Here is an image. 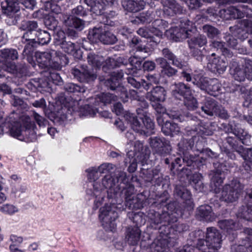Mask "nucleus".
<instances>
[{
  "mask_svg": "<svg viewBox=\"0 0 252 252\" xmlns=\"http://www.w3.org/2000/svg\"><path fill=\"white\" fill-rule=\"evenodd\" d=\"M233 133L238 137L243 144L249 145L251 143V136L244 129L236 126L233 130Z\"/></svg>",
  "mask_w": 252,
  "mask_h": 252,
  "instance_id": "37",
  "label": "nucleus"
},
{
  "mask_svg": "<svg viewBox=\"0 0 252 252\" xmlns=\"http://www.w3.org/2000/svg\"><path fill=\"white\" fill-rule=\"evenodd\" d=\"M166 92L163 88L157 86L150 92L146 94V98L151 103L156 102H163L165 100Z\"/></svg>",
  "mask_w": 252,
  "mask_h": 252,
  "instance_id": "22",
  "label": "nucleus"
},
{
  "mask_svg": "<svg viewBox=\"0 0 252 252\" xmlns=\"http://www.w3.org/2000/svg\"><path fill=\"white\" fill-rule=\"evenodd\" d=\"M36 61L39 66L43 68H51L61 69L63 65L62 60L65 59L64 56H61L59 53L52 50L46 52H37L35 53Z\"/></svg>",
  "mask_w": 252,
  "mask_h": 252,
  "instance_id": "3",
  "label": "nucleus"
},
{
  "mask_svg": "<svg viewBox=\"0 0 252 252\" xmlns=\"http://www.w3.org/2000/svg\"><path fill=\"white\" fill-rule=\"evenodd\" d=\"M87 15L86 10L81 5H78L71 10V14H61L60 19L63 25L68 28L82 31L85 27V21L75 16L84 17Z\"/></svg>",
  "mask_w": 252,
  "mask_h": 252,
  "instance_id": "5",
  "label": "nucleus"
},
{
  "mask_svg": "<svg viewBox=\"0 0 252 252\" xmlns=\"http://www.w3.org/2000/svg\"><path fill=\"white\" fill-rule=\"evenodd\" d=\"M147 79L149 81L148 83H146L144 81L141 82L142 86L146 90L149 89L150 85H152V84H158L159 82L158 74L149 75L147 76Z\"/></svg>",
  "mask_w": 252,
  "mask_h": 252,
  "instance_id": "60",
  "label": "nucleus"
},
{
  "mask_svg": "<svg viewBox=\"0 0 252 252\" xmlns=\"http://www.w3.org/2000/svg\"><path fill=\"white\" fill-rule=\"evenodd\" d=\"M224 43L223 42L214 40L212 42L211 46L217 50H220L223 55L226 57H231V53H230L228 50L224 47Z\"/></svg>",
  "mask_w": 252,
  "mask_h": 252,
  "instance_id": "56",
  "label": "nucleus"
},
{
  "mask_svg": "<svg viewBox=\"0 0 252 252\" xmlns=\"http://www.w3.org/2000/svg\"><path fill=\"white\" fill-rule=\"evenodd\" d=\"M162 177L161 174L160 173V170L156 168L152 171V176L148 177L146 181L147 182H152L155 181L157 184H159L162 181Z\"/></svg>",
  "mask_w": 252,
  "mask_h": 252,
  "instance_id": "64",
  "label": "nucleus"
},
{
  "mask_svg": "<svg viewBox=\"0 0 252 252\" xmlns=\"http://www.w3.org/2000/svg\"><path fill=\"white\" fill-rule=\"evenodd\" d=\"M18 56L17 51L14 49H4L0 50V57L6 62L5 65L3 67V69L11 73L17 72L23 73L25 71V65L20 69L14 63L10 62L17 60Z\"/></svg>",
  "mask_w": 252,
  "mask_h": 252,
  "instance_id": "13",
  "label": "nucleus"
},
{
  "mask_svg": "<svg viewBox=\"0 0 252 252\" xmlns=\"http://www.w3.org/2000/svg\"><path fill=\"white\" fill-rule=\"evenodd\" d=\"M216 54L212 53L208 58V66L213 71H217L219 73L223 72L226 68L228 63L225 58L216 57Z\"/></svg>",
  "mask_w": 252,
  "mask_h": 252,
  "instance_id": "19",
  "label": "nucleus"
},
{
  "mask_svg": "<svg viewBox=\"0 0 252 252\" xmlns=\"http://www.w3.org/2000/svg\"><path fill=\"white\" fill-rule=\"evenodd\" d=\"M133 153L131 151H129L127 153V158L125 159V164H130L128 167V171L130 173L134 172L137 169V162L142 160V159L137 158L133 157Z\"/></svg>",
  "mask_w": 252,
  "mask_h": 252,
  "instance_id": "40",
  "label": "nucleus"
},
{
  "mask_svg": "<svg viewBox=\"0 0 252 252\" xmlns=\"http://www.w3.org/2000/svg\"><path fill=\"white\" fill-rule=\"evenodd\" d=\"M112 205L106 204L99 210V218L104 227L111 231H114L116 227L115 220L118 214L115 210L116 199H112Z\"/></svg>",
  "mask_w": 252,
  "mask_h": 252,
  "instance_id": "6",
  "label": "nucleus"
},
{
  "mask_svg": "<svg viewBox=\"0 0 252 252\" xmlns=\"http://www.w3.org/2000/svg\"><path fill=\"white\" fill-rule=\"evenodd\" d=\"M56 2H53L48 0L45 2L44 7L45 9L48 11H51V12L56 14H60V17L61 16V9L59 5L56 3Z\"/></svg>",
  "mask_w": 252,
  "mask_h": 252,
  "instance_id": "58",
  "label": "nucleus"
},
{
  "mask_svg": "<svg viewBox=\"0 0 252 252\" xmlns=\"http://www.w3.org/2000/svg\"><path fill=\"white\" fill-rule=\"evenodd\" d=\"M126 121L129 124L131 128L136 132L146 136L154 133V124L149 117L144 115L139 120L134 114L127 113L124 116Z\"/></svg>",
  "mask_w": 252,
  "mask_h": 252,
  "instance_id": "4",
  "label": "nucleus"
},
{
  "mask_svg": "<svg viewBox=\"0 0 252 252\" xmlns=\"http://www.w3.org/2000/svg\"><path fill=\"white\" fill-rule=\"evenodd\" d=\"M211 80V79L207 77H201L199 75H195L193 77V83L196 85L201 90L206 91Z\"/></svg>",
  "mask_w": 252,
  "mask_h": 252,
  "instance_id": "45",
  "label": "nucleus"
},
{
  "mask_svg": "<svg viewBox=\"0 0 252 252\" xmlns=\"http://www.w3.org/2000/svg\"><path fill=\"white\" fill-rule=\"evenodd\" d=\"M201 159H203L198 156L194 157L186 154L182 160L184 162L187 164V166H192L193 168H195L201 165Z\"/></svg>",
  "mask_w": 252,
  "mask_h": 252,
  "instance_id": "41",
  "label": "nucleus"
},
{
  "mask_svg": "<svg viewBox=\"0 0 252 252\" xmlns=\"http://www.w3.org/2000/svg\"><path fill=\"white\" fill-rule=\"evenodd\" d=\"M194 26L193 23L187 19L181 20L179 28L173 27L170 29L169 32L172 35V37L176 41L180 39H185L189 37L190 32L193 31Z\"/></svg>",
  "mask_w": 252,
  "mask_h": 252,
  "instance_id": "15",
  "label": "nucleus"
},
{
  "mask_svg": "<svg viewBox=\"0 0 252 252\" xmlns=\"http://www.w3.org/2000/svg\"><path fill=\"white\" fill-rule=\"evenodd\" d=\"M21 43L25 45L23 51V56L30 55L33 52L35 42L33 39L30 38L28 36V33H24L22 37Z\"/></svg>",
  "mask_w": 252,
  "mask_h": 252,
  "instance_id": "32",
  "label": "nucleus"
},
{
  "mask_svg": "<svg viewBox=\"0 0 252 252\" xmlns=\"http://www.w3.org/2000/svg\"><path fill=\"white\" fill-rule=\"evenodd\" d=\"M219 104L214 99L208 98L204 105L201 106L202 110L207 115L213 116L217 112Z\"/></svg>",
  "mask_w": 252,
  "mask_h": 252,
  "instance_id": "31",
  "label": "nucleus"
},
{
  "mask_svg": "<svg viewBox=\"0 0 252 252\" xmlns=\"http://www.w3.org/2000/svg\"><path fill=\"white\" fill-rule=\"evenodd\" d=\"M209 85L206 92L210 95H216V93L220 91L221 84L217 79H211Z\"/></svg>",
  "mask_w": 252,
  "mask_h": 252,
  "instance_id": "48",
  "label": "nucleus"
},
{
  "mask_svg": "<svg viewBox=\"0 0 252 252\" xmlns=\"http://www.w3.org/2000/svg\"><path fill=\"white\" fill-rule=\"evenodd\" d=\"M6 5L3 6L4 13L18 12L20 10L18 0H5Z\"/></svg>",
  "mask_w": 252,
  "mask_h": 252,
  "instance_id": "47",
  "label": "nucleus"
},
{
  "mask_svg": "<svg viewBox=\"0 0 252 252\" xmlns=\"http://www.w3.org/2000/svg\"><path fill=\"white\" fill-rule=\"evenodd\" d=\"M121 59H117V60H115L114 58H109L106 59L105 62L104 61L102 65V68L104 70L106 68L109 69L114 68L117 66L120 65V63L118 60H120Z\"/></svg>",
  "mask_w": 252,
  "mask_h": 252,
  "instance_id": "62",
  "label": "nucleus"
},
{
  "mask_svg": "<svg viewBox=\"0 0 252 252\" xmlns=\"http://www.w3.org/2000/svg\"><path fill=\"white\" fill-rule=\"evenodd\" d=\"M6 15L5 22L9 26L15 25L20 19V16L18 12L4 13Z\"/></svg>",
  "mask_w": 252,
  "mask_h": 252,
  "instance_id": "53",
  "label": "nucleus"
},
{
  "mask_svg": "<svg viewBox=\"0 0 252 252\" xmlns=\"http://www.w3.org/2000/svg\"><path fill=\"white\" fill-rule=\"evenodd\" d=\"M173 95L178 99L185 98L186 96L191 94L190 88L183 83L175 84L172 90Z\"/></svg>",
  "mask_w": 252,
  "mask_h": 252,
  "instance_id": "24",
  "label": "nucleus"
},
{
  "mask_svg": "<svg viewBox=\"0 0 252 252\" xmlns=\"http://www.w3.org/2000/svg\"><path fill=\"white\" fill-rule=\"evenodd\" d=\"M245 233L248 235L243 240L242 244L232 245L231 252H252V229L247 228L245 230Z\"/></svg>",
  "mask_w": 252,
  "mask_h": 252,
  "instance_id": "20",
  "label": "nucleus"
},
{
  "mask_svg": "<svg viewBox=\"0 0 252 252\" xmlns=\"http://www.w3.org/2000/svg\"><path fill=\"white\" fill-rule=\"evenodd\" d=\"M166 209L167 211H164L161 214L153 210L151 211L148 216L151 221L156 224L164 222V225L176 222L178 215L175 211L174 203L168 204Z\"/></svg>",
  "mask_w": 252,
  "mask_h": 252,
  "instance_id": "8",
  "label": "nucleus"
},
{
  "mask_svg": "<svg viewBox=\"0 0 252 252\" xmlns=\"http://www.w3.org/2000/svg\"><path fill=\"white\" fill-rule=\"evenodd\" d=\"M175 192L178 196L188 201V204L191 208H193L192 202L191 200V195L190 191L185 187L181 186H176Z\"/></svg>",
  "mask_w": 252,
  "mask_h": 252,
  "instance_id": "33",
  "label": "nucleus"
},
{
  "mask_svg": "<svg viewBox=\"0 0 252 252\" xmlns=\"http://www.w3.org/2000/svg\"><path fill=\"white\" fill-rule=\"evenodd\" d=\"M202 31L209 38H213L216 37L220 32L215 27L210 25H205L202 27Z\"/></svg>",
  "mask_w": 252,
  "mask_h": 252,
  "instance_id": "55",
  "label": "nucleus"
},
{
  "mask_svg": "<svg viewBox=\"0 0 252 252\" xmlns=\"http://www.w3.org/2000/svg\"><path fill=\"white\" fill-rule=\"evenodd\" d=\"M35 35L38 38L39 44L42 45L48 43L51 40L50 34L45 31L38 30L36 31Z\"/></svg>",
  "mask_w": 252,
  "mask_h": 252,
  "instance_id": "51",
  "label": "nucleus"
},
{
  "mask_svg": "<svg viewBox=\"0 0 252 252\" xmlns=\"http://www.w3.org/2000/svg\"><path fill=\"white\" fill-rule=\"evenodd\" d=\"M238 215L248 220H252V204H249L247 207L243 206L239 210Z\"/></svg>",
  "mask_w": 252,
  "mask_h": 252,
  "instance_id": "49",
  "label": "nucleus"
},
{
  "mask_svg": "<svg viewBox=\"0 0 252 252\" xmlns=\"http://www.w3.org/2000/svg\"><path fill=\"white\" fill-rule=\"evenodd\" d=\"M143 150V144L140 141H136L134 142V151L131 150L133 153V157H136L137 158L142 159L144 157L143 153L142 152Z\"/></svg>",
  "mask_w": 252,
  "mask_h": 252,
  "instance_id": "59",
  "label": "nucleus"
},
{
  "mask_svg": "<svg viewBox=\"0 0 252 252\" xmlns=\"http://www.w3.org/2000/svg\"><path fill=\"white\" fill-rule=\"evenodd\" d=\"M72 74L79 81L89 82L95 80L96 74L93 71L89 70L86 65H83L79 68H74L72 70Z\"/></svg>",
  "mask_w": 252,
  "mask_h": 252,
  "instance_id": "18",
  "label": "nucleus"
},
{
  "mask_svg": "<svg viewBox=\"0 0 252 252\" xmlns=\"http://www.w3.org/2000/svg\"><path fill=\"white\" fill-rule=\"evenodd\" d=\"M218 225L221 229L229 234L239 229L238 224L232 220H220L218 222Z\"/></svg>",
  "mask_w": 252,
  "mask_h": 252,
  "instance_id": "36",
  "label": "nucleus"
},
{
  "mask_svg": "<svg viewBox=\"0 0 252 252\" xmlns=\"http://www.w3.org/2000/svg\"><path fill=\"white\" fill-rule=\"evenodd\" d=\"M122 5L125 10L136 12L144 8L145 2L143 0H125Z\"/></svg>",
  "mask_w": 252,
  "mask_h": 252,
  "instance_id": "25",
  "label": "nucleus"
},
{
  "mask_svg": "<svg viewBox=\"0 0 252 252\" xmlns=\"http://www.w3.org/2000/svg\"><path fill=\"white\" fill-rule=\"evenodd\" d=\"M106 26L94 27L89 31L88 37L92 42L100 41L104 44H113L117 40L116 36L111 32L106 31Z\"/></svg>",
  "mask_w": 252,
  "mask_h": 252,
  "instance_id": "9",
  "label": "nucleus"
},
{
  "mask_svg": "<svg viewBox=\"0 0 252 252\" xmlns=\"http://www.w3.org/2000/svg\"><path fill=\"white\" fill-rule=\"evenodd\" d=\"M89 99L92 105L86 104L80 108V114L82 116L94 117L97 113H99L97 106L92 102V98Z\"/></svg>",
  "mask_w": 252,
  "mask_h": 252,
  "instance_id": "34",
  "label": "nucleus"
},
{
  "mask_svg": "<svg viewBox=\"0 0 252 252\" xmlns=\"http://www.w3.org/2000/svg\"><path fill=\"white\" fill-rule=\"evenodd\" d=\"M197 214L207 221H212L216 217V215L213 212L212 207L208 205L199 206Z\"/></svg>",
  "mask_w": 252,
  "mask_h": 252,
  "instance_id": "30",
  "label": "nucleus"
},
{
  "mask_svg": "<svg viewBox=\"0 0 252 252\" xmlns=\"http://www.w3.org/2000/svg\"><path fill=\"white\" fill-rule=\"evenodd\" d=\"M161 129L165 135H173L178 134L180 129L175 123L166 121L162 126Z\"/></svg>",
  "mask_w": 252,
  "mask_h": 252,
  "instance_id": "39",
  "label": "nucleus"
},
{
  "mask_svg": "<svg viewBox=\"0 0 252 252\" xmlns=\"http://www.w3.org/2000/svg\"><path fill=\"white\" fill-rule=\"evenodd\" d=\"M37 28L38 24L35 21H23L20 27L21 30L27 31L25 33H28V36L32 34V31H35Z\"/></svg>",
  "mask_w": 252,
  "mask_h": 252,
  "instance_id": "43",
  "label": "nucleus"
},
{
  "mask_svg": "<svg viewBox=\"0 0 252 252\" xmlns=\"http://www.w3.org/2000/svg\"><path fill=\"white\" fill-rule=\"evenodd\" d=\"M92 100L95 106L98 105L100 103L106 105L116 101L117 100V95L109 93H102L95 98H92Z\"/></svg>",
  "mask_w": 252,
  "mask_h": 252,
  "instance_id": "29",
  "label": "nucleus"
},
{
  "mask_svg": "<svg viewBox=\"0 0 252 252\" xmlns=\"http://www.w3.org/2000/svg\"><path fill=\"white\" fill-rule=\"evenodd\" d=\"M184 103L185 105L189 110H193L197 107V102L196 100L191 96V94L186 96L184 98Z\"/></svg>",
  "mask_w": 252,
  "mask_h": 252,
  "instance_id": "61",
  "label": "nucleus"
},
{
  "mask_svg": "<svg viewBox=\"0 0 252 252\" xmlns=\"http://www.w3.org/2000/svg\"><path fill=\"white\" fill-rule=\"evenodd\" d=\"M149 143L155 155L165 157L171 151L169 142L165 141L164 138L158 137H152L150 139Z\"/></svg>",
  "mask_w": 252,
  "mask_h": 252,
  "instance_id": "16",
  "label": "nucleus"
},
{
  "mask_svg": "<svg viewBox=\"0 0 252 252\" xmlns=\"http://www.w3.org/2000/svg\"><path fill=\"white\" fill-rule=\"evenodd\" d=\"M130 46L134 48L136 50L135 55L130 58L129 62L135 68H140L141 62L138 60L137 58L144 60L147 57L149 56L152 53V50L144 45L139 44V41L137 37H133L130 43Z\"/></svg>",
  "mask_w": 252,
  "mask_h": 252,
  "instance_id": "12",
  "label": "nucleus"
},
{
  "mask_svg": "<svg viewBox=\"0 0 252 252\" xmlns=\"http://www.w3.org/2000/svg\"><path fill=\"white\" fill-rule=\"evenodd\" d=\"M202 176L198 173H194L192 176V182L194 184V189L199 192L202 191L204 185L202 182Z\"/></svg>",
  "mask_w": 252,
  "mask_h": 252,
  "instance_id": "52",
  "label": "nucleus"
},
{
  "mask_svg": "<svg viewBox=\"0 0 252 252\" xmlns=\"http://www.w3.org/2000/svg\"><path fill=\"white\" fill-rule=\"evenodd\" d=\"M18 211V208L11 204L6 203L0 206V212L5 215L12 216Z\"/></svg>",
  "mask_w": 252,
  "mask_h": 252,
  "instance_id": "50",
  "label": "nucleus"
},
{
  "mask_svg": "<svg viewBox=\"0 0 252 252\" xmlns=\"http://www.w3.org/2000/svg\"><path fill=\"white\" fill-rule=\"evenodd\" d=\"M58 34L62 37L63 41L61 42L62 49L68 54H73L77 50L79 46L70 41L63 40L64 33L63 32H60Z\"/></svg>",
  "mask_w": 252,
  "mask_h": 252,
  "instance_id": "35",
  "label": "nucleus"
},
{
  "mask_svg": "<svg viewBox=\"0 0 252 252\" xmlns=\"http://www.w3.org/2000/svg\"><path fill=\"white\" fill-rule=\"evenodd\" d=\"M123 73L120 71H114L112 73L109 78L102 81L106 87L111 90L116 91L117 97H119L124 101H126L128 93L126 89L120 84V80L122 78Z\"/></svg>",
  "mask_w": 252,
  "mask_h": 252,
  "instance_id": "11",
  "label": "nucleus"
},
{
  "mask_svg": "<svg viewBox=\"0 0 252 252\" xmlns=\"http://www.w3.org/2000/svg\"><path fill=\"white\" fill-rule=\"evenodd\" d=\"M141 230L139 227H128L126 232V239L129 245H135L139 241Z\"/></svg>",
  "mask_w": 252,
  "mask_h": 252,
  "instance_id": "26",
  "label": "nucleus"
},
{
  "mask_svg": "<svg viewBox=\"0 0 252 252\" xmlns=\"http://www.w3.org/2000/svg\"><path fill=\"white\" fill-rule=\"evenodd\" d=\"M126 178V173L124 172H120L116 178H113L110 175L105 176L102 179L101 184L99 182L92 183L93 195L95 197L94 209H97L101 205L106 193L109 199L116 200L119 199L123 187H125L126 186H122V184Z\"/></svg>",
  "mask_w": 252,
  "mask_h": 252,
  "instance_id": "1",
  "label": "nucleus"
},
{
  "mask_svg": "<svg viewBox=\"0 0 252 252\" xmlns=\"http://www.w3.org/2000/svg\"><path fill=\"white\" fill-rule=\"evenodd\" d=\"M242 8L239 6V8H236L234 6H231L225 10L224 12L226 15L229 16L228 18L230 19H238L242 18L244 17V12L241 10Z\"/></svg>",
  "mask_w": 252,
  "mask_h": 252,
  "instance_id": "46",
  "label": "nucleus"
},
{
  "mask_svg": "<svg viewBox=\"0 0 252 252\" xmlns=\"http://www.w3.org/2000/svg\"><path fill=\"white\" fill-rule=\"evenodd\" d=\"M243 189L244 185L239 181L233 180L230 184L223 187L220 199L227 203L235 202L238 199Z\"/></svg>",
  "mask_w": 252,
  "mask_h": 252,
  "instance_id": "10",
  "label": "nucleus"
},
{
  "mask_svg": "<svg viewBox=\"0 0 252 252\" xmlns=\"http://www.w3.org/2000/svg\"><path fill=\"white\" fill-rule=\"evenodd\" d=\"M211 80V79L207 77H201L199 75H195L193 77V83L196 85L201 90L206 91Z\"/></svg>",
  "mask_w": 252,
  "mask_h": 252,
  "instance_id": "44",
  "label": "nucleus"
},
{
  "mask_svg": "<svg viewBox=\"0 0 252 252\" xmlns=\"http://www.w3.org/2000/svg\"><path fill=\"white\" fill-rule=\"evenodd\" d=\"M86 172L88 173V179L91 182H93V183L98 182L97 180L99 178L101 174L98 171L96 167H92L89 168L86 170Z\"/></svg>",
  "mask_w": 252,
  "mask_h": 252,
  "instance_id": "57",
  "label": "nucleus"
},
{
  "mask_svg": "<svg viewBox=\"0 0 252 252\" xmlns=\"http://www.w3.org/2000/svg\"><path fill=\"white\" fill-rule=\"evenodd\" d=\"M230 69L234 72L233 76L236 80L239 82L244 81L246 79H247L249 81L252 80V75L248 74L244 69H241L237 65L236 63L234 62L232 63Z\"/></svg>",
  "mask_w": 252,
  "mask_h": 252,
  "instance_id": "28",
  "label": "nucleus"
},
{
  "mask_svg": "<svg viewBox=\"0 0 252 252\" xmlns=\"http://www.w3.org/2000/svg\"><path fill=\"white\" fill-rule=\"evenodd\" d=\"M163 11L168 16L182 13L183 8L175 0H161Z\"/></svg>",
  "mask_w": 252,
  "mask_h": 252,
  "instance_id": "21",
  "label": "nucleus"
},
{
  "mask_svg": "<svg viewBox=\"0 0 252 252\" xmlns=\"http://www.w3.org/2000/svg\"><path fill=\"white\" fill-rule=\"evenodd\" d=\"M35 127V125L31 121L30 117L23 114L20 117L18 122H15L11 125L9 132L12 136L20 140L34 142L36 139Z\"/></svg>",
  "mask_w": 252,
  "mask_h": 252,
  "instance_id": "2",
  "label": "nucleus"
},
{
  "mask_svg": "<svg viewBox=\"0 0 252 252\" xmlns=\"http://www.w3.org/2000/svg\"><path fill=\"white\" fill-rule=\"evenodd\" d=\"M221 236L220 232L215 227L207 228L206 233V243L208 249L213 250L220 249L221 247Z\"/></svg>",
  "mask_w": 252,
  "mask_h": 252,
  "instance_id": "17",
  "label": "nucleus"
},
{
  "mask_svg": "<svg viewBox=\"0 0 252 252\" xmlns=\"http://www.w3.org/2000/svg\"><path fill=\"white\" fill-rule=\"evenodd\" d=\"M134 187L131 185H126L121 191V196L116 200V202L120 204L125 199L126 205L130 209H140L143 207V200L142 195L134 194Z\"/></svg>",
  "mask_w": 252,
  "mask_h": 252,
  "instance_id": "7",
  "label": "nucleus"
},
{
  "mask_svg": "<svg viewBox=\"0 0 252 252\" xmlns=\"http://www.w3.org/2000/svg\"><path fill=\"white\" fill-rule=\"evenodd\" d=\"M193 131L200 135H211L213 134L212 131L208 129V126L202 122L198 123L197 127H195Z\"/></svg>",
  "mask_w": 252,
  "mask_h": 252,
  "instance_id": "54",
  "label": "nucleus"
},
{
  "mask_svg": "<svg viewBox=\"0 0 252 252\" xmlns=\"http://www.w3.org/2000/svg\"><path fill=\"white\" fill-rule=\"evenodd\" d=\"M78 104L77 101L70 100V98H65V103L61 106V109L57 112L54 118V123L60 125H64L72 112L77 110L76 105Z\"/></svg>",
  "mask_w": 252,
  "mask_h": 252,
  "instance_id": "14",
  "label": "nucleus"
},
{
  "mask_svg": "<svg viewBox=\"0 0 252 252\" xmlns=\"http://www.w3.org/2000/svg\"><path fill=\"white\" fill-rule=\"evenodd\" d=\"M161 52L163 57L167 61L170 62L173 65L179 68H183L185 66V63L182 62L180 59L178 58L168 48H165L163 49Z\"/></svg>",
  "mask_w": 252,
  "mask_h": 252,
  "instance_id": "27",
  "label": "nucleus"
},
{
  "mask_svg": "<svg viewBox=\"0 0 252 252\" xmlns=\"http://www.w3.org/2000/svg\"><path fill=\"white\" fill-rule=\"evenodd\" d=\"M64 89L69 93H80L85 92L84 88L71 83L66 84L64 86Z\"/></svg>",
  "mask_w": 252,
  "mask_h": 252,
  "instance_id": "63",
  "label": "nucleus"
},
{
  "mask_svg": "<svg viewBox=\"0 0 252 252\" xmlns=\"http://www.w3.org/2000/svg\"><path fill=\"white\" fill-rule=\"evenodd\" d=\"M207 43V39L206 36L202 34H199L188 40L189 48H192L193 47L201 48L206 45Z\"/></svg>",
  "mask_w": 252,
  "mask_h": 252,
  "instance_id": "38",
  "label": "nucleus"
},
{
  "mask_svg": "<svg viewBox=\"0 0 252 252\" xmlns=\"http://www.w3.org/2000/svg\"><path fill=\"white\" fill-rule=\"evenodd\" d=\"M241 156L243 158L244 162L243 166L245 170L249 171L252 170V149L240 147L236 150Z\"/></svg>",
  "mask_w": 252,
  "mask_h": 252,
  "instance_id": "23",
  "label": "nucleus"
},
{
  "mask_svg": "<svg viewBox=\"0 0 252 252\" xmlns=\"http://www.w3.org/2000/svg\"><path fill=\"white\" fill-rule=\"evenodd\" d=\"M88 63L93 67L99 68L103 64L104 59L103 57L89 53L87 55Z\"/></svg>",
  "mask_w": 252,
  "mask_h": 252,
  "instance_id": "42",
  "label": "nucleus"
}]
</instances>
